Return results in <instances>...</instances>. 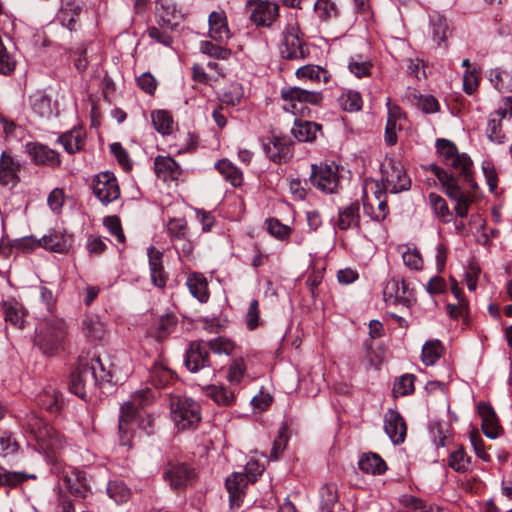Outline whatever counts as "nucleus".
<instances>
[{"instance_id": "obj_1", "label": "nucleus", "mask_w": 512, "mask_h": 512, "mask_svg": "<svg viewBox=\"0 0 512 512\" xmlns=\"http://www.w3.org/2000/svg\"><path fill=\"white\" fill-rule=\"evenodd\" d=\"M444 165L448 170L438 165H431L430 170L441 182L448 197L456 201L455 211L459 217L463 218L467 216L468 207L472 200L461 187L460 182L473 189L477 187L472 173L473 162L466 153L458 152Z\"/></svg>"}, {"instance_id": "obj_2", "label": "nucleus", "mask_w": 512, "mask_h": 512, "mask_svg": "<svg viewBox=\"0 0 512 512\" xmlns=\"http://www.w3.org/2000/svg\"><path fill=\"white\" fill-rule=\"evenodd\" d=\"M110 374L97 356L79 357L76 368L70 375L69 389L81 399H85L87 390L109 381Z\"/></svg>"}, {"instance_id": "obj_3", "label": "nucleus", "mask_w": 512, "mask_h": 512, "mask_svg": "<svg viewBox=\"0 0 512 512\" xmlns=\"http://www.w3.org/2000/svg\"><path fill=\"white\" fill-rule=\"evenodd\" d=\"M154 398V393L149 388H146L132 394L131 399L121 406L119 417L121 445L130 444L131 425L139 423V419L142 417V410L150 405Z\"/></svg>"}, {"instance_id": "obj_4", "label": "nucleus", "mask_w": 512, "mask_h": 512, "mask_svg": "<svg viewBox=\"0 0 512 512\" xmlns=\"http://www.w3.org/2000/svg\"><path fill=\"white\" fill-rule=\"evenodd\" d=\"M281 97L283 109L295 116H304L309 105H319L323 100L321 92L297 86L282 88Z\"/></svg>"}, {"instance_id": "obj_5", "label": "nucleus", "mask_w": 512, "mask_h": 512, "mask_svg": "<svg viewBox=\"0 0 512 512\" xmlns=\"http://www.w3.org/2000/svg\"><path fill=\"white\" fill-rule=\"evenodd\" d=\"M67 326L64 320L54 319L45 323L38 331L36 344L47 355H54L63 347L67 335Z\"/></svg>"}, {"instance_id": "obj_6", "label": "nucleus", "mask_w": 512, "mask_h": 512, "mask_svg": "<svg viewBox=\"0 0 512 512\" xmlns=\"http://www.w3.org/2000/svg\"><path fill=\"white\" fill-rule=\"evenodd\" d=\"M171 417L180 430L194 427L201 420L200 406L191 398L170 394Z\"/></svg>"}, {"instance_id": "obj_7", "label": "nucleus", "mask_w": 512, "mask_h": 512, "mask_svg": "<svg viewBox=\"0 0 512 512\" xmlns=\"http://www.w3.org/2000/svg\"><path fill=\"white\" fill-rule=\"evenodd\" d=\"M280 54L284 59L301 60L308 54L305 42L301 38L297 20L291 16L282 32V39L279 46Z\"/></svg>"}, {"instance_id": "obj_8", "label": "nucleus", "mask_w": 512, "mask_h": 512, "mask_svg": "<svg viewBox=\"0 0 512 512\" xmlns=\"http://www.w3.org/2000/svg\"><path fill=\"white\" fill-rule=\"evenodd\" d=\"M382 190L386 193L397 194L411 187V179L403 165L395 159H386L381 167Z\"/></svg>"}, {"instance_id": "obj_9", "label": "nucleus", "mask_w": 512, "mask_h": 512, "mask_svg": "<svg viewBox=\"0 0 512 512\" xmlns=\"http://www.w3.org/2000/svg\"><path fill=\"white\" fill-rule=\"evenodd\" d=\"M310 180L323 193H337L340 187L339 167L334 162L312 165Z\"/></svg>"}, {"instance_id": "obj_10", "label": "nucleus", "mask_w": 512, "mask_h": 512, "mask_svg": "<svg viewBox=\"0 0 512 512\" xmlns=\"http://www.w3.org/2000/svg\"><path fill=\"white\" fill-rule=\"evenodd\" d=\"M92 191L95 197L105 206L117 200L120 188L115 175L105 171L97 174L92 182Z\"/></svg>"}, {"instance_id": "obj_11", "label": "nucleus", "mask_w": 512, "mask_h": 512, "mask_svg": "<svg viewBox=\"0 0 512 512\" xmlns=\"http://www.w3.org/2000/svg\"><path fill=\"white\" fill-rule=\"evenodd\" d=\"M363 209L364 214L374 222L381 223L387 218L389 214L387 193L382 190L379 183L375 184L372 196L365 195Z\"/></svg>"}, {"instance_id": "obj_12", "label": "nucleus", "mask_w": 512, "mask_h": 512, "mask_svg": "<svg viewBox=\"0 0 512 512\" xmlns=\"http://www.w3.org/2000/svg\"><path fill=\"white\" fill-rule=\"evenodd\" d=\"M262 146L266 156L274 163L288 161L292 155V146L289 138L272 135L262 139Z\"/></svg>"}, {"instance_id": "obj_13", "label": "nucleus", "mask_w": 512, "mask_h": 512, "mask_svg": "<svg viewBox=\"0 0 512 512\" xmlns=\"http://www.w3.org/2000/svg\"><path fill=\"white\" fill-rule=\"evenodd\" d=\"M194 476L193 470L183 462L169 461L164 467L163 478L176 490L186 487Z\"/></svg>"}, {"instance_id": "obj_14", "label": "nucleus", "mask_w": 512, "mask_h": 512, "mask_svg": "<svg viewBox=\"0 0 512 512\" xmlns=\"http://www.w3.org/2000/svg\"><path fill=\"white\" fill-rule=\"evenodd\" d=\"M29 106L33 113L42 119L58 115V105L44 90H37L29 96Z\"/></svg>"}, {"instance_id": "obj_15", "label": "nucleus", "mask_w": 512, "mask_h": 512, "mask_svg": "<svg viewBox=\"0 0 512 512\" xmlns=\"http://www.w3.org/2000/svg\"><path fill=\"white\" fill-rule=\"evenodd\" d=\"M26 152L30 155L36 165L57 167L61 164L59 153L38 142H29L25 145Z\"/></svg>"}, {"instance_id": "obj_16", "label": "nucleus", "mask_w": 512, "mask_h": 512, "mask_svg": "<svg viewBox=\"0 0 512 512\" xmlns=\"http://www.w3.org/2000/svg\"><path fill=\"white\" fill-rule=\"evenodd\" d=\"M384 430L394 445L402 444L405 441L406 422L397 410L389 409L385 413Z\"/></svg>"}, {"instance_id": "obj_17", "label": "nucleus", "mask_w": 512, "mask_h": 512, "mask_svg": "<svg viewBox=\"0 0 512 512\" xmlns=\"http://www.w3.org/2000/svg\"><path fill=\"white\" fill-rule=\"evenodd\" d=\"M209 354L204 341H194L189 345L185 354L184 363L193 373L209 366Z\"/></svg>"}, {"instance_id": "obj_18", "label": "nucleus", "mask_w": 512, "mask_h": 512, "mask_svg": "<svg viewBox=\"0 0 512 512\" xmlns=\"http://www.w3.org/2000/svg\"><path fill=\"white\" fill-rule=\"evenodd\" d=\"M65 488L77 498H86L91 493V486L85 472L72 469L63 478Z\"/></svg>"}, {"instance_id": "obj_19", "label": "nucleus", "mask_w": 512, "mask_h": 512, "mask_svg": "<svg viewBox=\"0 0 512 512\" xmlns=\"http://www.w3.org/2000/svg\"><path fill=\"white\" fill-rule=\"evenodd\" d=\"M384 299L389 303H399L409 306L412 300V292L404 280L392 278L389 280L383 291Z\"/></svg>"}, {"instance_id": "obj_20", "label": "nucleus", "mask_w": 512, "mask_h": 512, "mask_svg": "<svg viewBox=\"0 0 512 512\" xmlns=\"http://www.w3.org/2000/svg\"><path fill=\"white\" fill-rule=\"evenodd\" d=\"M249 482L248 477L242 472H234L226 479L225 485L232 509L241 506Z\"/></svg>"}, {"instance_id": "obj_21", "label": "nucleus", "mask_w": 512, "mask_h": 512, "mask_svg": "<svg viewBox=\"0 0 512 512\" xmlns=\"http://www.w3.org/2000/svg\"><path fill=\"white\" fill-rule=\"evenodd\" d=\"M151 282L158 288L166 286L168 275L163 266V253L153 246L147 249Z\"/></svg>"}, {"instance_id": "obj_22", "label": "nucleus", "mask_w": 512, "mask_h": 512, "mask_svg": "<svg viewBox=\"0 0 512 512\" xmlns=\"http://www.w3.org/2000/svg\"><path fill=\"white\" fill-rule=\"evenodd\" d=\"M178 324V318L173 313L159 316L147 329V336L158 342H162L174 332Z\"/></svg>"}, {"instance_id": "obj_23", "label": "nucleus", "mask_w": 512, "mask_h": 512, "mask_svg": "<svg viewBox=\"0 0 512 512\" xmlns=\"http://www.w3.org/2000/svg\"><path fill=\"white\" fill-rule=\"evenodd\" d=\"M335 227L342 231L356 228L358 232H363L360 224V204L358 201L338 209V219Z\"/></svg>"}, {"instance_id": "obj_24", "label": "nucleus", "mask_w": 512, "mask_h": 512, "mask_svg": "<svg viewBox=\"0 0 512 512\" xmlns=\"http://www.w3.org/2000/svg\"><path fill=\"white\" fill-rule=\"evenodd\" d=\"M154 171L164 182L178 181L182 175L181 166L170 156L158 155L154 159Z\"/></svg>"}, {"instance_id": "obj_25", "label": "nucleus", "mask_w": 512, "mask_h": 512, "mask_svg": "<svg viewBox=\"0 0 512 512\" xmlns=\"http://www.w3.org/2000/svg\"><path fill=\"white\" fill-rule=\"evenodd\" d=\"M20 163L7 151L0 156V184L14 187L19 182Z\"/></svg>"}, {"instance_id": "obj_26", "label": "nucleus", "mask_w": 512, "mask_h": 512, "mask_svg": "<svg viewBox=\"0 0 512 512\" xmlns=\"http://www.w3.org/2000/svg\"><path fill=\"white\" fill-rule=\"evenodd\" d=\"M57 143L61 144L68 154H75L83 150L86 143V132L81 126H75L60 134Z\"/></svg>"}, {"instance_id": "obj_27", "label": "nucleus", "mask_w": 512, "mask_h": 512, "mask_svg": "<svg viewBox=\"0 0 512 512\" xmlns=\"http://www.w3.org/2000/svg\"><path fill=\"white\" fill-rule=\"evenodd\" d=\"M478 413L482 419V430L486 437L495 439L500 435L501 425L493 407L485 402L478 405Z\"/></svg>"}, {"instance_id": "obj_28", "label": "nucleus", "mask_w": 512, "mask_h": 512, "mask_svg": "<svg viewBox=\"0 0 512 512\" xmlns=\"http://www.w3.org/2000/svg\"><path fill=\"white\" fill-rule=\"evenodd\" d=\"M209 37L219 43H224L231 38V32L227 24V18L223 11H213L209 15Z\"/></svg>"}, {"instance_id": "obj_29", "label": "nucleus", "mask_w": 512, "mask_h": 512, "mask_svg": "<svg viewBox=\"0 0 512 512\" xmlns=\"http://www.w3.org/2000/svg\"><path fill=\"white\" fill-rule=\"evenodd\" d=\"M278 5L265 0L255 3L251 20L258 26H270L278 16Z\"/></svg>"}, {"instance_id": "obj_30", "label": "nucleus", "mask_w": 512, "mask_h": 512, "mask_svg": "<svg viewBox=\"0 0 512 512\" xmlns=\"http://www.w3.org/2000/svg\"><path fill=\"white\" fill-rule=\"evenodd\" d=\"M5 321L11 325L22 329L25 326L27 318V310L22 303L14 298L3 301L2 304Z\"/></svg>"}, {"instance_id": "obj_31", "label": "nucleus", "mask_w": 512, "mask_h": 512, "mask_svg": "<svg viewBox=\"0 0 512 512\" xmlns=\"http://www.w3.org/2000/svg\"><path fill=\"white\" fill-rule=\"evenodd\" d=\"M72 237L60 231H51L40 239L41 247L56 253H66L72 246Z\"/></svg>"}, {"instance_id": "obj_32", "label": "nucleus", "mask_w": 512, "mask_h": 512, "mask_svg": "<svg viewBox=\"0 0 512 512\" xmlns=\"http://www.w3.org/2000/svg\"><path fill=\"white\" fill-rule=\"evenodd\" d=\"M176 24L170 20L161 19L157 25L150 26L147 29V35L153 41L166 47H171L173 43L172 32L175 30Z\"/></svg>"}, {"instance_id": "obj_33", "label": "nucleus", "mask_w": 512, "mask_h": 512, "mask_svg": "<svg viewBox=\"0 0 512 512\" xmlns=\"http://www.w3.org/2000/svg\"><path fill=\"white\" fill-rule=\"evenodd\" d=\"M405 97L425 114L437 113L440 110V104L434 96L423 95L416 89L408 88Z\"/></svg>"}, {"instance_id": "obj_34", "label": "nucleus", "mask_w": 512, "mask_h": 512, "mask_svg": "<svg viewBox=\"0 0 512 512\" xmlns=\"http://www.w3.org/2000/svg\"><path fill=\"white\" fill-rule=\"evenodd\" d=\"M175 380L171 369L163 363L156 362L149 370L147 381L156 389L167 388Z\"/></svg>"}, {"instance_id": "obj_35", "label": "nucleus", "mask_w": 512, "mask_h": 512, "mask_svg": "<svg viewBox=\"0 0 512 512\" xmlns=\"http://www.w3.org/2000/svg\"><path fill=\"white\" fill-rule=\"evenodd\" d=\"M186 286L191 295L199 302L206 303L209 300L208 282L203 274L190 273L186 280Z\"/></svg>"}, {"instance_id": "obj_36", "label": "nucleus", "mask_w": 512, "mask_h": 512, "mask_svg": "<svg viewBox=\"0 0 512 512\" xmlns=\"http://www.w3.org/2000/svg\"><path fill=\"white\" fill-rule=\"evenodd\" d=\"M321 131V125L311 121L295 119L292 133L300 142H312Z\"/></svg>"}, {"instance_id": "obj_37", "label": "nucleus", "mask_w": 512, "mask_h": 512, "mask_svg": "<svg viewBox=\"0 0 512 512\" xmlns=\"http://www.w3.org/2000/svg\"><path fill=\"white\" fill-rule=\"evenodd\" d=\"M448 466L457 473H467L471 471L472 458L462 446H457L448 455Z\"/></svg>"}, {"instance_id": "obj_38", "label": "nucleus", "mask_w": 512, "mask_h": 512, "mask_svg": "<svg viewBox=\"0 0 512 512\" xmlns=\"http://www.w3.org/2000/svg\"><path fill=\"white\" fill-rule=\"evenodd\" d=\"M489 81L501 93L512 91V64L507 68H495L488 72Z\"/></svg>"}, {"instance_id": "obj_39", "label": "nucleus", "mask_w": 512, "mask_h": 512, "mask_svg": "<svg viewBox=\"0 0 512 512\" xmlns=\"http://www.w3.org/2000/svg\"><path fill=\"white\" fill-rule=\"evenodd\" d=\"M429 23V34L437 46L445 43L448 35V24L446 18L441 14L434 12L429 16Z\"/></svg>"}, {"instance_id": "obj_40", "label": "nucleus", "mask_w": 512, "mask_h": 512, "mask_svg": "<svg viewBox=\"0 0 512 512\" xmlns=\"http://www.w3.org/2000/svg\"><path fill=\"white\" fill-rule=\"evenodd\" d=\"M359 469L368 474L381 475L386 472V462L376 453H365L358 462Z\"/></svg>"}, {"instance_id": "obj_41", "label": "nucleus", "mask_w": 512, "mask_h": 512, "mask_svg": "<svg viewBox=\"0 0 512 512\" xmlns=\"http://www.w3.org/2000/svg\"><path fill=\"white\" fill-rule=\"evenodd\" d=\"M215 168L230 182L233 187H239L243 183V173L232 162L227 159H221L215 164Z\"/></svg>"}, {"instance_id": "obj_42", "label": "nucleus", "mask_w": 512, "mask_h": 512, "mask_svg": "<svg viewBox=\"0 0 512 512\" xmlns=\"http://www.w3.org/2000/svg\"><path fill=\"white\" fill-rule=\"evenodd\" d=\"M41 449L46 451H54L57 447L56 432L52 427L47 424H43L38 429H31Z\"/></svg>"}, {"instance_id": "obj_43", "label": "nucleus", "mask_w": 512, "mask_h": 512, "mask_svg": "<svg viewBox=\"0 0 512 512\" xmlns=\"http://www.w3.org/2000/svg\"><path fill=\"white\" fill-rule=\"evenodd\" d=\"M429 205L434 216L442 223H449L453 219V213L450 211L446 200L436 193H430L428 196Z\"/></svg>"}, {"instance_id": "obj_44", "label": "nucleus", "mask_w": 512, "mask_h": 512, "mask_svg": "<svg viewBox=\"0 0 512 512\" xmlns=\"http://www.w3.org/2000/svg\"><path fill=\"white\" fill-rule=\"evenodd\" d=\"M243 96V86L238 82H232L222 89L219 100L222 104L235 107L240 104Z\"/></svg>"}, {"instance_id": "obj_45", "label": "nucleus", "mask_w": 512, "mask_h": 512, "mask_svg": "<svg viewBox=\"0 0 512 512\" xmlns=\"http://www.w3.org/2000/svg\"><path fill=\"white\" fill-rule=\"evenodd\" d=\"M205 394L215 403L222 406H229L235 401L234 392L222 385H210L206 387Z\"/></svg>"}, {"instance_id": "obj_46", "label": "nucleus", "mask_w": 512, "mask_h": 512, "mask_svg": "<svg viewBox=\"0 0 512 512\" xmlns=\"http://www.w3.org/2000/svg\"><path fill=\"white\" fill-rule=\"evenodd\" d=\"M443 351V345L439 340L427 341L422 347L421 360L426 366H432L440 359Z\"/></svg>"}, {"instance_id": "obj_47", "label": "nucleus", "mask_w": 512, "mask_h": 512, "mask_svg": "<svg viewBox=\"0 0 512 512\" xmlns=\"http://www.w3.org/2000/svg\"><path fill=\"white\" fill-rule=\"evenodd\" d=\"M315 13L322 22L338 18L340 11L334 0H317L314 5Z\"/></svg>"}, {"instance_id": "obj_48", "label": "nucleus", "mask_w": 512, "mask_h": 512, "mask_svg": "<svg viewBox=\"0 0 512 512\" xmlns=\"http://www.w3.org/2000/svg\"><path fill=\"white\" fill-rule=\"evenodd\" d=\"M166 228L171 243L183 240L190 234L187 221L184 218L169 219Z\"/></svg>"}, {"instance_id": "obj_49", "label": "nucleus", "mask_w": 512, "mask_h": 512, "mask_svg": "<svg viewBox=\"0 0 512 512\" xmlns=\"http://www.w3.org/2000/svg\"><path fill=\"white\" fill-rule=\"evenodd\" d=\"M154 128L162 135H169L173 132V118L165 110H156L151 114Z\"/></svg>"}, {"instance_id": "obj_50", "label": "nucleus", "mask_w": 512, "mask_h": 512, "mask_svg": "<svg viewBox=\"0 0 512 512\" xmlns=\"http://www.w3.org/2000/svg\"><path fill=\"white\" fill-rule=\"evenodd\" d=\"M82 330L90 340H100L104 336V324L97 316H87L82 323Z\"/></svg>"}, {"instance_id": "obj_51", "label": "nucleus", "mask_w": 512, "mask_h": 512, "mask_svg": "<svg viewBox=\"0 0 512 512\" xmlns=\"http://www.w3.org/2000/svg\"><path fill=\"white\" fill-rule=\"evenodd\" d=\"M199 49L201 53L217 60H227L231 56V50L222 43L214 44L212 41L204 40L200 42Z\"/></svg>"}, {"instance_id": "obj_52", "label": "nucleus", "mask_w": 512, "mask_h": 512, "mask_svg": "<svg viewBox=\"0 0 512 512\" xmlns=\"http://www.w3.org/2000/svg\"><path fill=\"white\" fill-rule=\"evenodd\" d=\"M340 106L348 112L359 111L363 106L361 94L354 90L343 93L339 98Z\"/></svg>"}, {"instance_id": "obj_53", "label": "nucleus", "mask_w": 512, "mask_h": 512, "mask_svg": "<svg viewBox=\"0 0 512 512\" xmlns=\"http://www.w3.org/2000/svg\"><path fill=\"white\" fill-rule=\"evenodd\" d=\"M205 346L215 354L227 356L231 355L236 347L233 341L221 336L209 340Z\"/></svg>"}, {"instance_id": "obj_54", "label": "nucleus", "mask_w": 512, "mask_h": 512, "mask_svg": "<svg viewBox=\"0 0 512 512\" xmlns=\"http://www.w3.org/2000/svg\"><path fill=\"white\" fill-rule=\"evenodd\" d=\"M327 71L315 65H306L297 69L296 76L298 79H306L311 82H319L321 79L327 80Z\"/></svg>"}, {"instance_id": "obj_55", "label": "nucleus", "mask_w": 512, "mask_h": 512, "mask_svg": "<svg viewBox=\"0 0 512 512\" xmlns=\"http://www.w3.org/2000/svg\"><path fill=\"white\" fill-rule=\"evenodd\" d=\"M503 118H499L495 115V112L490 115L486 134L490 141L496 144H502L505 141V134L501 129V121Z\"/></svg>"}, {"instance_id": "obj_56", "label": "nucleus", "mask_w": 512, "mask_h": 512, "mask_svg": "<svg viewBox=\"0 0 512 512\" xmlns=\"http://www.w3.org/2000/svg\"><path fill=\"white\" fill-rule=\"evenodd\" d=\"M107 494L117 504L126 502L129 498L128 487L119 480L109 481L107 485Z\"/></svg>"}, {"instance_id": "obj_57", "label": "nucleus", "mask_w": 512, "mask_h": 512, "mask_svg": "<svg viewBox=\"0 0 512 512\" xmlns=\"http://www.w3.org/2000/svg\"><path fill=\"white\" fill-rule=\"evenodd\" d=\"M416 377L413 374H404L394 383L393 393L396 397H403L414 392Z\"/></svg>"}, {"instance_id": "obj_58", "label": "nucleus", "mask_w": 512, "mask_h": 512, "mask_svg": "<svg viewBox=\"0 0 512 512\" xmlns=\"http://www.w3.org/2000/svg\"><path fill=\"white\" fill-rule=\"evenodd\" d=\"M38 404L50 412H57L61 408V398L55 390H46L38 396Z\"/></svg>"}, {"instance_id": "obj_59", "label": "nucleus", "mask_w": 512, "mask_h": 512, "mask_svg": "<svg viewBox=\"0 0 512 512\" xmlns=\"http://www.w3.org/2000/svg\"><path fill=\"white\" fill-rule=\"evenodd\" d=\"M267 230L274 238L284 241L287 240L292 232V228L281 223L277 218L266 220Z\"/></svg>"}, {"instance_id": "obj_60", "label": "nucleus", "mask_w": 512, "mask_h": 512, "mask_svg": "<svg viewBox=\"0 0 512 512\" xmlns=\"http://www.w3.org/2000/svg\"><path fill=\"white\" fill-rule=\"evenodd\" d=\"M19 444L9 431L0 429V455L9 456L16 453Z\"/></svg>"}, {"instance_id": "obj_61", "label": "nucleus", "mask_w": 512, "mask_h": 512, "mask_svg": "<svg viewBox=\"0 0 512 512\" xmlns=\"http://www.w3.org/2000/svg\"><path fill=\"white\" fill-rule=\"evenodd\" d=\"M321 494V512L333 510V506L338 501L336 487L333 485H324L320 491Z\"/></svg>"}, {"instance_id": "obj_62", "label": "nucleus", "mask_w": 512, "mask_h": 512, "mask_svg": "<svg viewBox=\"0 0 512 512\" xmlns=\"http://www.w3.org/2000/svg\"><path fill=\"white\" fill-rule=\"evenodd\" d=\"M2 475H3L2 479L4 480V485L9 486V487H15L29 479H36L35 474H29V473L18 472V471H8L5 469H2Z\"/></svg>"}, {"instance_id": "obj_63", "label": "nucleus", "mask_w": 512, "mask_h": 512, "mask_svg": "<svg viewBox=\"0 0 512 512\" xmlns=\"http://www.w3.org/2000/svg\"><path fill=\"white\" fill-rule=\"evenodd\" d=\"M172 245L178 254L179 260L182 261L183 258L187 260L192 259L195 243L191 240L190 234L184 237L183 240H178V242L172 243Z\"/></svg>"}, {"instance_id": "obj_64", "label": "nucleus", "mask_w": 512, "mask_h": 512, "mask_svg": "<svg viewBox=\"0 0 512 512\" xmlns=\"http://www.w3.org/2000/svg\"><path fill=\"white\" fill-rule=\"evenodd\" d=\"M245 371L246 365L244 359H234L229 366L228 381L231 384H239L244 377Z\"/></svg>"}]
</instances>
